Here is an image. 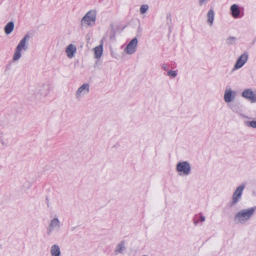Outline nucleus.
I'll use <instances>...</instances> for the list:
<instances>
[{
  "instance_id": "14",
  "label": "nucleus",
  "mask_w": 256,
  "mask_h": 256,
  "mask_svg": "<svg viewBox=\"0 0 256 256\" xmlns=\"http://www.w3.org/2000/svg\"><path fill=\"white\" fill-rule=\"evenodd\" d=\"M126 250V242L124 240L120 241L116 246L114 253L115 255L123 254Z\"/></svg>"
},
{
  "instance_id": "19",
  "label": "nucleus",
  "mask_w": 256,
  "mask_h": 256,
  "mask_svg": "<svg viewBox=\"0 0 256 256\" xmlns=\"http://www.w3.org/2000/svg\"><path fill=\"white\" fill-rule=\"evenodd\" d=\"M94 58H99L102 56L103 51L102 45L100 44L94 48Z\"/></svg>"
},
{
  "instance_id": "3",
  "label": "nucleus",
  "mask_w": 256,
  "mask_h": 256,
  "mask_svg": "<svg viewBox=\"0 0 256 256\" xmlns=\"http://www.w3.org/2000/svg\"><path fill=\"white\" fill-rule=\"evenodd\" d=\"M97 12L96 10H92L88 11L82 18L80 24L82 26H92L96 20Z\"/></svg>"
},
{
  "instance_id": "13",
  "label": "nucleus",
  "mask_w": 256,
  "mask_h": 256,
  "mask_svg": "<svg viewBox=\"0 0 256 256\" xmlns=\"http://www.w3.org/2000/svg\"><path fill=\"white\" fill-rule=\"evenodd\" d=\"M38 88H32L29 89L28 92V98L30 100L40 99L41 98Z\"/></svg>"
},
{
  "instance_id": "5",
  "label": "nucleus",
  "mask_w": 256,
  "mask_h": 256,
  "mask_svg": "<svg viewBox=\"0 0 256 256\" xmlns=\"http://www.w3.org/2000/svg\"><path fill=\"white\" fill-rule=\"evenodd\" d=\"M245 188V184H242L238 186L232 194L230 202V206H236L242 199V192Z\"/></svg>"
},
{
  "instance_id": "22",
  "label": "nucleus",
  "mask_w": 256,
  "mask_h": 256,
  "mask_svg": "<svg viewBox=\"0 0 256 256\" xmlns=\"http://www.w3.org/2000/svg\"><path fill=\"white\" fill-rule=\"evenodd\" d=\"M244 124L247 126L256 128V120L246 121Z\"/></svg>"
},
{
  "instance_id": "18",
  "label": "nucleus",
  "mask_w": 256,
  "mask_h": 256,
  "mask_svg": "<svg viewBox=\"0 0 256 256\" xmlns=\"http://www.w3.org/2000/svg\"><path fill=\"white\" fill-rule=\"evenodd\" d=\"M230 11L232 16L234 18H238L240 14V10L236 4H232L230 6Z\"/></svg>"
},
{
  "instance_id": "27",
  "label": "nucleus",
  "mask_w": 256,
  "mask_h": 256,
  "mask_svg": "<svg viewBox=\"0 0 256 256\" xmlns=\"http://www.w3.org/2000/svg\"><path fill=\"white\" fill-rule=\"evenodd\" d=\"M162 68L165 70H168V66L166 65L163 64L162 66Z\"/></svg>"
},
{
  "instance_id": "21",
  "label": "nucleus",
  "mask_w": 256,
  "mask_h": 256,
  "mask_svg": "<svg viewBox=\"0 0 256 256\" xmlns=\"http://www.w3.org/2000/svg\"><path fill=\"white\" fill-rule=\"evenodd\" d=\"M236 38L234 36H228L226 40V43L228 45H231L234 44L236 41Z\"/></svg>"
},
{
  "instance_id": "12",
  "label": "nucleus",
  "mask_w": 256,
  "mask_h": 256,
  "mask_svg": "<svg viewBox=\"0 0 256 256\" xmlns=\"http://www.w3.org/2000/svg\"><path fill=\"white\" fill-rule=\"evenodd\" d=\"M76 52V46L75 44H70L67 46L66 48V53L67 57L72 59L75 56Z\"/></svg>"
},
{
  "instance_id": "7",
  "label": "nucleus",
  "mask_w": 256,
  "mask_h": 256,
  "mask_svg": "<svg viewBox=\"0 0 256 256\" xmlns=\"http://www.w3.org/2000/svg\"><path fill=\"white\" fill-rule=\"evenodd\" d=\"M90 84L88 83H84L81 85L76 92L74 94L76 98L80 100L88 94L90 92Z\"/></svg>"
},
{
  "instance_id": "4",
  "label": "nucleus",
  "mask_w": 256,
  "mask_h": 256,
  "mask_svg": "<svg viewBox=\"0 0 256 256\" xmlns=\"http://www.w3.org/2000/svg\"><path fill=\"white\" fill-rule=\"evenodd\" d=\"M176 170L180 176H187L190 173L191 166L187 161L180 162L176 164Z\"/></svg>"
},
{
  "instance_id": "17",
  "label": "nucleus",
  "mask_w": 256,
  "mask_h": 256,
  "mask_svg": "<svg viewBox=\"0 0 256 256\" xmlns=\"http://www.w3.org/2000/svg\"><path fill=\"white\" fill-rule=\"evenodd\" d=\"M41 96H46L49 92V86L48 84H44L38 88Z\"/></svg>"
},
{
  "instance_id": "23",
  "label": "nucleus",
  "mask_w": 256,
  "mask_h": 256,
  "mask_svg": "<svg viewBox=\"0 0 256 256\" xmlns=\"http://www.w3.org/2000/svg\"><path fill=\"white\" fill-rule=\"evenodd\" d=\"M148 8L149 6L148 4L142 5L140 9V14H143L146 13L148 10Z\"/></svg>"
},
{
  "instance_id": "24",
  "label": "nucleus",
  "mask_w": 256,
  "mask_h": 256,
  "mask_svg": "<svg viewBox=\"0 0 256 256\" xmlns=\"http://www.w3.org/2000/svg\"><path fill=\"white\" fill-rule=\"evenodd\" d=\"M210 0H198V4L200 6L206 4Z\"/></svg>"
},
{
  "instance_id": "11",
  "label": "nucleus",
  "mask_w": 256,
  "mask_h": 256,
  "mask_svg": "<svg viewBox=\"0 0 256 256\" xmlns=\"http://www.w3.org/2000/svg\"><path fill=\"white\" fill-rule=\"evenodd\" d=\"M242 97L248 100L251 102H256V92H254L250 89H246L242 93Z\"/></svg>"
},
{
  "instance_id": "29",
  "label": "nucleus",
  "mask_w": 256,
  "mask_h": 256,
  "mask_svg": "<svg viewBox=\"0 0 256 256\" xmlns=\"http://www.w3.org/2000/svg\"><path fill=\"white\" fill-rule=\"evenodd\" d=\"M167 18H169L170 20H171V18H170V15H168L167 16Z\"/></svg>"
},
{
  "instance_id": "15",
  "label": "nucleus",
  "mask_w": 256,
  "mask_h": 256,
  "mask_svg": "<svg viewBox=\"0 0 256 256\" xmlns=\"http://www.w3.org/2000/svg\"><path fill=\"white\" fill-rule=\"evenodd\" d=\"M50 254L51 256H60V248L58 245L54 244L50 248Z\"/></svg>"
},
{
  "instance_id": "8",
  "label": "nucleus",
  "mask_w": 256,
  "mask_h": 256,
  "mask_svg": "<svg viewBox=\"0 0 256 256\" xmlns=\"http://www.w3.org/2000/svg\"><path fill=\"white\" fill-rule=\"evenodd\" d=\"M248 58V52H244L238 58L232 70H238L243 66L246 62Z\"/></svg>"
},
{
  "instance_id": "2",
  "label": "nucleus",
  "mask_w": 256,
  "mask_h": 256,
  "mask_svg": "<svg viewBox=\"0 0 256 256\" xmlns=\"http://www.w3.org/2000/svg\"><path fill=\"white\" fill-rule=\"evenodd\" d=\"M30 38V36L29 34H26L25 36L20 40L18 45L16 48L15 52L13 56V60L17 61L22 56L21 52L23 50L26 51L28 46V40Z\"/></svg>"
},
{
  "instance_id": "1",
  "label": "nucleus",
  "mask_w": 256,
  "mask_h": 256,
  "mask_svg": "<svg viewBox=\"0 0 256 256\" xmlns=\"http://www.w3.org/2000/svg\"><path fill=\"white\" fill-rule=\"evenodd\" d=\"M254 212V208L242 209L236 214L234 218V222L236 224H244L250 218Z\"/></svg>"
},
{
  "instance_id": "26",
  "label": "nucleus",
  "mask_w": 256,
  "mask_h": 256,
  "mask_svg": "<svg viewBox=\"0 0 256 256\" xmlns=\"http://www.w3.org/2000/svg\"><path fill=\"white\" fill-rule=\"evenodd\" d=\"M168 74L169 76H171L173 78H175L176 76L177 75V73H176V71L170 70L168 72Z\"/></svg>"
},
{
  "instance_id": "30",
  "label": "nucleus",
  "mask_w": 256,
  "mask_h": 256,
  "mask_svg": "<svg viewBox=\"0 0 256 256\" xmlns=\"http://www.w3.org/2000/svg\"><path fill=\"white\" fill-rule=\"evenodd\" d=\"M198 223V221L194 222V224L195 225H196Z\"/></svg>"
},
{
  "instance_id": "20",
  "label": "nucleus",
  "mask_w": 256,
  "mask_h": 256,
  "mask_svg": "<svg viewBox=\"0 0 256 256\" xmlns=\"http://www.w3.org/2000/svg\"><path fill=\"white\" fill-rule=\"evenodd\" d=\"M14 28V24L13 22H8L4 27V32L6 34H10Z\"/></svg>"
},
{
  "instance_id": "10",
  "label": "nucleus",
  "mask_w": 256,
  "mask_h": 256,
  "mask_svg": "<svg viewBox=\"0 0 256 256\" xmlns=\"http://www.w3.org/2000/svg\"><path fill=\"white\" fill-rule=\"evenodd\" d=\"M236 92L232 91L230 88L226 87L224 91V98L226 102H232L236 98Z\"/></svg>"
},
{
  "instance_id": "28",
  "label": "nucleus",
  "mask_w": 256,
  "mask_h": 256,
  "mask_svg": "<svg viewBox=\"0 0 256 256\" xmlns=\"http://www.w3.org/2000/svg\"><path fill=\"white\" fill-rule=\"evenodd\" d=\"M200 220L201 222H204L205 220V218L204 216H201L200 218Z\"/></svg>"
},
{
  "instance_id": "25",
  "label": "nucleus",
  "mask_w": 256,
  "mask_h": 256,
  "mask_svg": "<svg viewBox=\"0 0 256 256\" xmlns=\"http://www.w3.org/2000/svg\"><path fill=\"white\" fill-rule=\"evenodd\" d=\"M0 142L4 146H8V140L3 138H0Z\"/></svg>"
},
{
  "instance_id": "9",
  "label": "nucleus",
  "mask_w": 256,
  "mask_h": 256,
  "mask_svg": "<svg viewBox=\"0 0 256 256\" xmlns=\"http://www.w3.org/2000/svg\"><path fill=\"white\" fill-rule=\"evenodd\" d=\"M138 43V39L136 38H134L127 44L124 50V52L128 54H134L136 51Z\"/></svg>"
},
{
  "instance_id": "6",
  "label": "nucleus",
  "mask_w": 256,
  "mask_h": 256,
  "mask_svg": "<svg viewBox=\"0 0 256 256\" xmlns=\"http://www.w3.org/2000/svg\"><path fill=\"white\" fill-rule=\"evenodd\" d=\"M61 228V222L58 218L55 216L52 218L48 224L46 230V234L50 236L53 232H58Z\"/></svg>"
},
{
  "instance_id": "16",
  "label": "nucleus",
  "mask_w": 256,
  "mask_h": 256,
  "mask_svg": "<svg viewBox=\"0 0 256 256\" xmlns=\"http://www.w3.org/2000/svg\"><path fill=\"white\" fill-rule=\"evenodd\" d=\"M206 22L207 24L210 26H212L213 24L214 18V12L212 9H210L206 14Z\"/></svg>"
}]
</instances>
